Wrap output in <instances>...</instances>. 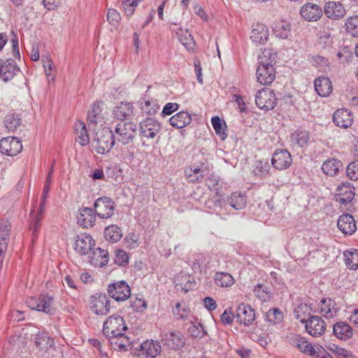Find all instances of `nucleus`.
Here are the masks:
<instances>
[{
    "label": "nucleus",
    "instance_id": "54",
    "mask_svg": "<svg viewBox=\"0 0 358 358\" xmlns=\"http://www.w3.org/2000/svg\"><path fill=\"white\" fill-rule=\"evenodd\" d=\"M141 109L144 113L152 116L157 113L159 106L152 100H144L141 102Z\"/></svg>",
    "mask_w": 358,
    "mask_h": 358
},
{
    "label": "nucleus",
    "instance_id": "52",
    "mask_svg": "<svg viewBox=\"0 0 358 358\" xmlns=\"http://www.w3.org/2000/svg\"><path fill=\"white\" fill-rule=\"evenodd\" d=\"M189 311V308L184 301L177 302L173 308V315L177 320L187 317Z\"/></svg>",
    "mask_w": 358,
    "mask_h": 358
},
{
    "label": "nucleus",
    "instance_id": "20",
    "mask_svg": "<svg viewBox=\"0 0 358 358\" xmlns=\"http://www.w3.org/2000/svg\"><path fill=\"white\" fill-rule=\"evenodd\" d=\"M355 196V187L350 182H343L336 189V201L346 205L352 201Z\"/></svg>",
    "mask_w": 358,
    "mask_h": 358
},
{
    "label": "nucleus",
    "instance_id": "11",
    "mask_svg": "<svg viewBox=\"0 0 358 358\" xmlns=\"http://www.w3.org/2000/svg\"><path fill=\"white\" fill-rule=\"evenodd\" d=\"M26 303L32 310L50 313L52 310L53 298L48 295H41L37 298L28 297Z\"/></svg>",
    "mask_w": 358,
    "mask_h": 358
},
{
    "label": "nucleus",
    "instance_id": "37",
    "mask_svg": "<svg viewBox=\"0 0 358 358\" xmlns=\"http://www.w3.org/2000/svg\"><path fill=\"white\" fill-rule=\"evenodd\" d=\"M227 202L234 209L240 210L246 206L247 197L243 193L235 192L227 198Z\"/></svg>",
    "mask_w": 358,
    "mask_h": 358
},
{
    "label": "nucleus",
    "instance_id": "29",
    "mask_svg": "<svg viewBox=\"0 0 358 358\" xmlns=\"http://www.w3.org/2000/svg\"><path fill=\"white\" fill-rule=\"evenodd\" d=\"M250 38L256 43L264 44L268 38V29L264 24H257L252 30Z\"/></svg>",
    "mask_w": 358,
    "mask_h": 358
},
{
    "label": "nucleus",
    "instance_id": "61",
    "mask_svg": "<svg viewBox=\"0 0 358 358\" xmlns=\"http://www.w3.org/2000/svg\"><path fill=\"white\" fill-rule=\"evenodd\" d=\"M346 175L350 180H358V160L349 164L346 169Z\"/></svg>",
    "mask_w": 358,
    "mask_h": 358
},
{
    "label": "nucleus",
    "instance_id": "43",
    "mask_svg": "<svg viewBox=\"0 0 358 358\" xmlns=\"http://www.w3.org/2000/svg\"><path fill=\"white\" fill-rule=\"evenodd\" d=\"M273 31L277 38L286 39L291 34V26L290 24L286 21H277L274 23Z\"/></svg>",
    "mask_w": 358,
    "mask_h": 358
},
{
    "label": "nucleus",
    "instance_id": "64",
    "mask_svg": "<svg viewBox=\"0 0 358 358\" xmlns=\"http://www.w3.org/2000/svg\"><path fill=\"white\" fill-rule=\"evenodd\" d=\"M107 18L110 24L116 25L120 20V15L114 8H109L107 13Z\"/></svg>",
    "mask_w": 358,
    "mask_h": 358
},
{
    "label": "nucleus",
    "instance_id": "19",
    "mask_svg": "<svg viewBox=\"0 0 358 358\" xmlns=\"http://www.w3.org/2000/svg\"><path fill=\"white\" fill-rule=\"evenodd\" d=\"M306 330L310 336H321L326 329L324 321L318 316H311L305 322Z\"/></svg>",
    "mask_w": 358,
    "mask_h": 358
},
{
    "label": "nucleus",
    "instance_id": "39",
    "mask_svg": "<svg viewBox=\"0 0 358 358\" xmlns=\"http://www.w3.org/2000/svg\"><path fill=\"white\" fill-rule=\"evenodd\" d=\"M310 139L309 133L306 130H297L290 136V141L294 148H303Z\"/></svg>",
    "mask_w": 358,
    "mask_h": 358
},
{
    "label": "nucleus",
    "instance_id": "33",
    "mask_svg": "<svg viewBox=\"0 0 358 358\" xmlns=\"http://www.w3.org/2000/svg\"><path fill=\"white\" fill-rule=\"evenodd\" d=\"M343 168L342 162L334 158L326 160L322 166L323 173L329 176H336Z\"/></svg>",
    "mask_w": 358,
    "mask_h": 358
},
{
    "label": "nucleus",
    "instance_id": "48",
    "mask_svg": "<svg viewBox=\"0 0 358 358\" xmlns=\"http://www.w3.org/2000/svg\"><path fill=\"white\" fill-rule=\"evenodd\" d=\"M312 308L310 305L304 302H300L294 308V315L301 323H304L306 316L310 315Z\"/></svg>",
    "mask_w": 358,
    "mask_h": 358
},
{
    "label": "nucleus",
    "instance_id": "5",
    "mask_svg": "<svg viewBox=\"0 0 358 358\" xmlns=\"http://www.w3.org/2000/svg\"><path fill=\"white\" fill-rule=\"evenodd\" d=\"M127 329L122 317L113 315L109 317L104 322L103 327V334L108 338L114 337Z\"/></svg>",
    "mask_w": 358,
    "mask_h": 358
},
{
    "label": "nucleus",
    "instance_id": "49",
    "mask_svg": "<svg viewBox=\"0 0 358 358\" xmlns=\"http://www.w3.org/2000/svg\"><path fill=\"white\" fill-rule=\"evenodd\" d=\"M215 282L222 287H231L234 283V279L231 275L225 272H217L214 276Z\"/></svg>",
    "mask_w": 358,
    "mask_h": 358
},
{
    "label": "nucleus",
    "instance_id": "41",
    "mask_svg": "<svg viewBox=\"0 0 358 358\" xmlns=\"http://www.w3.org/2000/svg\"><path fill=\"white\" fill-rule=\"evenodd\" d=\"M192 121L191 115L185 111L176 113L169 119L170 124L176 128L181 129L189 124Z\"/></svg>",
    "mask_w": 358,
    "mask_h": 358
},
{
    "label": "nucleus",
    "instance_id": "27",
    "mask_svg": "<svg viewBox=\"0 0 358 358\" xmlns=\"http://www.w3.org/2000/svg\"><path fill=\"white\" fill-rule=\"evenodd\" d=\"M89 258L90 264L96 267H102L108 262V254L106 250L98 248L92 251Z\"/></svg>",
    "mask_w": 358,
    "mask_h": 358
},
{
    "label": "nucleus",
    "instance_id": "17",
    "mask_svg": "<svg viewBox=\"0 0 358 358\" xmlns=\"http://www.w3.org/2000/svg\"><path fill=\"white\" fill-rule=\"evenodd\" d=\"M95 245L93 238L87 234L82 233L77 236L75 241V250L80 255H85Z\"/></svg>",
    "mask_w": 358,
    "mask_h": 358
},
{
    "label": "nucleus",
    "instance_id": "25",
    "mask_svg": "<svg viewBox=\"0 0 358 358\" xmlns=\"http://www.w3.org/2000/svg\"><path fill=\"white\" fill-rule=\"evenodd\" d=\"M176 287L178 289L187 292L192 289L196 282L194 276L185 273H180L175 278Z\"/></svg>",
    "mask_w": 358,
    "mask_h": 358
},
{
    "label": "nucleus",
    "instance_id": "45",
    "mask_svg": "<svg viewBox=\"0 0 358 358\" xmlns=\"http://www.w3.org/2000/svg\"><path fill=\"white\" fill-rule=\"evenodd\" d=\"M104 236L107 241L116 243L122 237V231L117 225L111 224L106 227Z\"/></svg>",
    "mask_w": 358,
    "mask_h": 358
},
{
    "label": "nucleus",
    "instance_id": "63",
    "mask_svg": "<svg viewBox=\"0 0 358 358\" xmlns=\"http://www.w3.org/2000/svg\"><path fill=\"white\" fill-rule=\"evenodd\" d=\"M131 306L134 310L139 313L143 312L148 307L145 300L138 298L134 300L131 302Z\"/></svg>",
    "mask_w": 358,
    "mask_h": 358
},
{
    "label": "nucleus",
    "instance_id": "47",
    "mask_svg": "<svg viewBox=\"0 0 358 358\" xmlns=\"http://www.w3.org/2000/svg\"><path fill=\"white\" fill-rule=\"evenodd\" d=\"M346 266L352 270L358 268V250H346L343 253Z\"/></svg>",
    "mask_w": 358,
    "mask_h": 358
},
{
    "label": "nucleus",
    "instance_id": "59",
    "mask_svg": "<svg viewBox=\"0 0 358 358\" xmlns=\"http://www.w3.org/2000/svg\"><path fill=\"white\" fill-rule=\"evenodd\" d=\"M311 62L320 71H326L329 68V60L323 56L317 55L312 57Z\"/></svg>",
    "mask_w": 358,
    "mask_h": 358
},
{
    "label": "nucleus",
    "instance_id": "57",
    "mask_svg": "<svg viewBox=\"0 0 358 358\" xmlns=\"http://www.w3.org/2000/svg\"><path fill=\"white\" fill-rule=\"evenodd\" d=\"M326 348L330 350L333 354L336 355L338 358H350L352 355L348 352L345 348L339 347L334 343H329L326 345Z\"/></svg>",
    "mask_w": 358,
    "mask_h": 358
},
{
    "label": "nucleus",
    "instance_id": "28",
    "mask_svg": "<svg viewBox=\"0 0 358 358\" xmlns=\"http://www.w3.org/2000/svg\"><path fill=\"white\" fill-rule=\"evenodd\" d=\"M164 340L165 344L173 350H178L185 345L183 336L179 331L166 333Z\"/></svg>",
    "mask_w": 358,
    "mask_h": 358
},
{
    "label": "nucleus",
    "instance_id": "44",
    "mask_svg": "<svg viewBox=\"0 0 358 358\" xmlns=\"http://www.w3.org/2000/svg\"><path fill=\"white\" fill-rule=\"evenodd\" d=\"M321 314L326 318H331L336 316L338 309L336 303L331 299H323L320 301Z\"/></svg>",
    "mask_w": 358,
    "mask_h": 358
},
{
    "label": "nucleus",
    "instance_id": "16",
    "mask_svg": "<svg viewBox=\"0 0 358 358\" xmlns=\"http://www.w3.org/2000/svg\"><path fill=\"white\" fill-rule=\"evenodd\" d=\"M161 131L159 123L152 119L146 118L140 122V135L146 138H154Z\"/></svg>",
    "mask_w": 358,
    "mask_h": 358
},
{
    "label": "nucleus",
    "instance_id": "58",
    "mask_svg": "<svg viewBox=\"0 0 358 358\" xmlns=\"http://www.w3.org/2000/svg\"><path fill=\"white\" fill-rule=\"evenodd\" d=\"M270 165L267 162L257 161L253 173L258 177H264L269 173Z\"/></svg>",
    "mask_w": 358,
    "mask_h": 358
},
{
    "label": "nucleus",
    "instance_id": "21",
    "mask_svg": "<svg viewBox=\"0 0 358 358\" xmlns=\"http://www.w3.org/2000/svg\"><path fill=\"white\" fill-rule=\"evenodd\" d=\"M235 317L237 322L245 326L251 324L255 319V313L251 306L241 304L236 310Z\"/></svg>",
    "mask_w": 358,
    "mask_h": 358
},
{
    "label": "nucleus",
    "instance_id": "6",
    "mask_svg": "<svg viewBox=\"0 0 358 358\" xmlns=\"http://www.w3.org/2000/svg\"><path fill=\"white\" fill-rule=\"evenodd\" d=\"M162 347L159 341L148 339L135 350L138 358H155L161 352Z\"/></svg>",
    "mask_w": 358,
    "mask_h": 358
},
{
    "label": "nucleus",
    "instance_id": "23",
    "mask_svg": "<svg viewBox=\"0 0 358 358\" xmlns=\"http://www.w3.org/2000/svg\"><path fill=\"white\" fill-rule=\"evenodd\" d=\"M19 71L16 64L10 60L0 61V79L4 82L12 80Z\"/></svg>",
    "mask_w": 358,
    "mask_h": 358
},
{
    "label": "nucleus",
    "instance_id": "42",
    "mask_svg": "<svg viewBox=\"0 0 358 358\" xmlns=\"http://www.w3.org/2000/svg\"><path fill=\"white\" fill-rule=\"evenodd\" d=\"M255 296L262 302H268L273 297L272 289L270 286L264 284H257L253 288Z\"/></svg>",
    "mask_w": 358,
    "mask_h": 358
},
{
    "label": "nucleus",
    "instance_id": "38",
    "mask_svg": "<svg viewBox=\"0 0 358 358\" xmlns=\"http://www.w3.org/2000/svg\"><path fill=\"white\" fill-rule=\"evenodd\" d=\"M334 334L341 340H346L352 337V327L344 322H338L333 327Z\"/></svg>",
    "mask_w": 358,
    "mask_h": 358
},
{
    "label": "nucleus",
    "instance_id": "26",
    "mask_svg": "<svg viewBox=\"0 0 358 358\" xmlns=\"http://www.w3.org/2000/svg\"><path fill=\"white\" fill-rule=\"evenodd\" d=\"M338 228L345 234H352L357 227L354 217L350 214L341 215L337 222Z\"/></svg>",
    "mask_w": 358,
    "mask_h": 358
},
{
    "label": "nucleus",
    "instance_id": "60",
    "mask_svg": "<svg viewBox=\"0 0 358 358\" xmlns=\"http://www.w3.org/2000/svg\"><path fill=\"white\" fill-rule=\"evenodd\" d=\"M5 126L9 131L15 130L20 124V118L13 114L8 115L5 117Z\"/></svg>",
    "mask_w": 358,
    "mask_h": 358
},
{
    "label": "nucleus",
    "instance_id": "31",
    "mask_svg": "<svg viewBox=\"0 0 358 358\" xmlns=\"http://www.w3.org/2000/svg\"><path fill=\"white\" fill-rule=\"evenodd\" d=\"M109 338L112 348L115 350L127 351L131 347L130 338L123 333Z\"/></svg>",
    "mask_w": 358,
    "mask_h": 358
},
{
    "label": "nucleus",
    "instance_id": "53",
    "mask_svg": "<svg viewBox=\"0 0 358 358\" xmlns=\"http://www.w3.org/2000/svg\"><path fill=\"white\" fill-rule=\"evenodd\" d=\"M345 27L348 34L354 37H358V15L348 17L345 23Z\"/></svg>",
    "mask_w": 358,
    "mask_h": 358
},
{
    "label": "nucleus",
    "instance_id": "14",
    "mask_svg": "<svg viewBox=\"0 0 358 358\" xmlns=\"http://www.w3.org/2000/svg\"><path fill=\"white\" fill-rule=\"evenodd\" d=\"M96 215L92 208L81 207L76 214L77 224L83 228L92 227L96 222Z\"/></svg>",
    "mask_w": 358,
    "mask_h": 358
},
{
    "label": "nucleus",
    "instance_id": "7",
    "mask_svg": "<svg viewBox=\"0 0 358 358\" xmlns=\"http://www.w3.org/2000/svg\"><path fill=\"white\" fill-rule=\"evenodd\" d=\"M323 13L331 20L339 21L346 15L347 10L341 1H328L324 4Z\"/></svg>",
    "mask_w": 358,
    "mask_h": 358
},
{
    "label": "nucleus",
    "instance_id": "1",
    "mask_svg": "<svg viewBox=\"0 0 358 358\" xmlns=\"http://www.w3.org/2000/svg\"><path fill=\"white\" fill-rule=\"evenodd\" d=\"M289 343L303 354L314 358H331L324 348L319 344H311L306 338L299 334L288 336Z\"/></svg>",
    "mask_w": 358,
    "mask_h": 358
},
{
    "label": "nucleus",
    "instance_id": "12",
    "mask_svg": "<svg viewBox=\"0 0 358 358\" xmlns=\"http://www.w3.org/2000/svg\"><path fill=\"white\" fill-rule=\"evenodd\" d=\"M22 150V143L16 137L8 136L0 140V151L8 156H15Z\"/></svg>",
    "mask_w": 358,
    "mask_h": 358
},
{
    "label": "nucleus",
    "instance_id": "24",
    "mask_svg": "<svg viewBox=\"0 0 358 358\" xmlns=\"http://www.w3.org/2000/svg\"><path fill=\"white\" fill-rule=\"evenodd\" d=\"M332 120L334 123L341 128H348L353 122L352 113L343 108L338 109L333 115Z\"/></svg>",
    "mask_w": 358,
    "mask_h": 358
},
{
    "label": "nucleus",
    "instance_id": "18",
    "mask_svg": "<svg viewBox=\"0 0 358 358\" xmlns=\"http://www.w3.org/2000/svg\"><path fill=\"white\" fill-rule=\"evenodd\" d=\"M300 14L308 22H316L322 17L323 9L317 4L307 3L301 8Z\"/></svg>",
    "mask_w": 358,
    "mask_h": 358
},
{
    "label": "nucleus",
    "instance_id": "35",
    "mask_svg": "<svg viewBox=\"0 0 358 358\" xmlns=\"http://www.w3.org/2000/svg\"><path fill=\"white\" fill-rule=\"evenodd\" d=\"M316 92L321 96H328L332 91V84L327 77H319L314 82Z\"/></svg>",
    "mask_w": 358,
    "mask_h": 358
},
{
    "label": "nucleus",
    "instance_id": "56",
    "mask_svg": "<svg viewBox=\"0 0 358 358\" xmlns=\"http://www.w3.org/2000/svg\"><path fill=\"white\" fill-rule=\"evenodd\" d=\"M206 185L210 190L215 191L217 194L221 191L222 187L220 177L214 173L208 177Z\"/></svg>",
    "mask_w": 358,
    "mask_h": 358
},
{
    "label": "nucleus",
    "instance_id": "50",
    "mask_svg": "<svg viewBox=\"0 0 358 358\" xmlns=\"http://www.w3.org/2000/svg\"><path fill=\"white\" fill-rule=\"evenodd\" d=\"M211 123L216 134L219 136L222 141L225 140L227 137V134L226 132V123L224 121H222L218 116L213 117L211 119Z\"/></svg>",
    "mask_w": 358,
    "mask_h": 358
},
{
    "label": "nucleus",
    "instance_id": "30",
    "mask_svg": "<svg viewBox=\"0 0 358 358\" xmlns=\"http://www.w3.org/2000/svg\"><path fill=\"white\" fill-rule=\"evenodd\" d=\"M10 224L8 222L0 223V257H2L7 250L10 241Z\"/></svg>",
    "mask_w": 358,
    "mask_h": 358
},
{
    "label": "nucleus",
    "instance_id": "8",
    "mask_svg": "<svg viewBox=\"0 0 358 358\" xmlns=\"http://www.w3.org/2000/svg\"><path fill=\"white\" fill-rule=\"evenodd\" d=\"M277 99L275 93L268 89L263 88L259 90L255 96V103L257 106L264 110H269L275 106Z\"/></svg>",
    "mask_w": 358,
    "mask_h": 358
},
{
    "label": "nucleus",
    "instance_id": "4",
    "mask_svg": "<svg viewBox=\"0 0 358 358\" xmlns=\"http://www.w3.org/2000/svg\"><path fill=\"white\" fill-rule=\"evenodd\" d=\"M136 125L131 122H120L114 129L115 138L123 145L132 142L136 136Z\"/></svg>",
    "mask_w": 358,
    "mask_h": 358
},
{
    "label": "nucleus",
    "instance_id": "15",
    "mask_svg": "<svg viewBox=\"0 0 358 358\" xmlns=\"http://www.w3.org/2000/svg\"><path fill=\"white\" fill-rule=\"evenodd\" d=\"M90 307L96 315H104L110 310V301L106 294H96L92 297Z\"/></svg>",
    "mask_w": 358,
    "mask_h": 358
},
{
    "label": "nucleus",
    "instance_id": "9",
    "mask_svg": "<svg viewBox=\"0 0 358 358\" xmlns=\"http://www.w3.org/2000/svg\"><path fill=\"white\" fill-rule=\"evenodd\" d=\"M107 291L109 296L117 301H126L131 295L130 287L124 280L110 284Z\"/></svg>",
    "mask_w": 358,
    "mask_h": 358
},
{
    "label": "nucleus",
    "instance_id": "51",
    "mask_svg": "<svg viewBox=\"0 0 358 358\" xmlns=\"http://www.w3.org/2000/svg\"><path fill=\"white\" fill-rule=\"evenodd\" d=\"M276 56V52L273 50L265 48L259 56V66L273 65L272 64L275 62Z\"/></svg>",
    "mask_w": 358,
    "mask_h": 358
},
{
    "label": "nucleus",
    "instance_id": "32",
    "mask_svg": "<svg viewBox=\"0 0 358 358\" xmlns=\"http://www.w3.org/2000/svg\"><path fill=\"white\" fill-rule=\"evenodd\" d=\"M76 141L81 145H86L90 143V136L83 121L77 120L74 124Z\"/></svg>",
    "mask_w": 358,
    "mask_h": 358
},
{
    "label": "nucleus",
    "instance_id": "3",
    "mask_svg": "<svg viewBox=\"0 0 358 358\" xmlns=\"http://www.w3.org/2000/svg\"><path fill=\"white\" fill-rule=\"evenodd\" d=\"M96 135V151L101 155L110 152L115 143V134L108 127L102 128L99 131L95 132Z\"/></svg>",
    "mask_w": 358,
    "mask_h": 358
},
{
    "label": "nucleus",
    "instance_id": "36",
    "mask_svg": "<svg viewBox=\"0 0 358 358\" xmlns=\"http://www.w3.org/2000/svg\"><path fill=\"white\" fill-rule=\"evenodd\" d=\"M35 345L37 350L43 354L54 346V340L45 334H38L36 336Z\"/></svg>",
    "mask_w": 358,
    "mask_h": 358
},
{
    "label": "nucleus",
    "instance_id": "13",
    "mask_svg": "<svg viewBox=\"0 0 358 358\" xmlns=\"http://www.w3.org/2000/svg\"><path fill=\"white\" fill-rule=\"evenodd\" d=\"M292 163L291 154L284 149L276 150L272 157L271 164L275 169L285 170L290 167Z\"/></svg>",
    "mask_w": 358,
    "mask_h": 358
},
{
    "label": "nucleus",
    "instance_id": "55",
    "mask_svg": "<svg viewBox=\"0 0 358 358\" xmlns=\"http://www.w3.org/2000/svg\"><path fill=\"white\" fill-rule=\"evenodd\" d=\"M282 319V313L278 308L270 309L266 314V321L273 324L280 323Z\"/></svg>",
    "mask_w": 358,
    "mask_h": 358
},
{
    "label": "nucleus",
    "instance_id": "10",
    "mask_svg": "<svg viewBox=\"0 0 358 358\" xmlns=\"http://www.w3.org/2000/svg\"><path fill=\"white\" fill-rule=\"evenodd\" d=\"M94 207L96 215L102 219L111 217L115 210L114 201L108 196L98 198L94 203Z\"/></svg>",
    "mask_w": 358,
    "mask_h": 358
},
{
    "label": "nucleus",
    "instance_id": "34",
    "mask_svg": "<svg viewBox=\"0 0 358 358\" xmlns=\"http://www.w3.org/2000/svg\"><path fill=\"white\" fill-rule=\"evenodd\" d=\"M134 113V107L131 103L121 102L113 109L114 115L120 120L129 119Z\"/></svg>",
    "mask_w": 358,
    "mask_h": 358
},
{
    "label": "nucleus",
    "instance_id": "46",
    "mask_svg": "<svg viewBox=\"0 0 358 358\" xmlns=\"http://www.w3.org/2000/svg\"><path fill=\"white\" fill-rule=\"evenodd\" d=\"M185 177L189 182H197L201 177V166L199 165L190 164L184 171Z\"/></svg>",
    "mask_w": 358,
    "mask_h": 358
},
{
    "label": "nucleus",
    "instance_id": "40",
    "mask_svg": "<svg viewBox=\"0 0 358 358\" xmlns=\"http://www.w3.org/2000/svg\"><path fill=\"white\" fill-rule=\"evenodd\" d=\"M180 42L189 51H193L195 48V42L187 29L179 28L176 32Z\"/></svg>",
    "mask_w": 358,
    "mask_h": 358
},
{
    "label": "nucleus",
    "instance_id": "22",
    "mask_svg": "<svg viewBox=\"0 0 358 358\" xmlns=\"http://www.w3.org/2000/svg\"><path fill=\"white\" fill-rule=\"evenodd\" d=\"M257 82L261 85H269L275 78V70L273 65L259 66L256 71Z\"/></svg>",
    "mask_w": 358,
    "mask_h": 358
},
{
    "label": "nucleus",
    "instance_id": "2",
    "mask_svg": "<svg viewBox=\"0 0 358 358\" xmlns=\"http://www.w3.org/2000/svg\"><path fill=\"white\" fill-rule=\"evenodd\" d=\"M106 110L102 101H94L87 112V122L90 129L94 132L99 131L101 129L106 127Z\"/></svg>",
    "mask_w": 358,
    "mask_h": 358
},
{
    "label": "nucleus",
    "instance_id": "62",
    "mask_svg": "<svg viewBox=\"0 0 358 358\" xmlns=\"http://www.w3.org/2000/svg\"><path fill=\"white\" fill-rule=\"evenodd\" d=\"M129 255L125 251L122 250H117L116 251L115 262L119 266H122L127 264L129 261Z\"/></svg>",
    "mask_w": 358,
    "mask_h": 358
}]
</instances>
